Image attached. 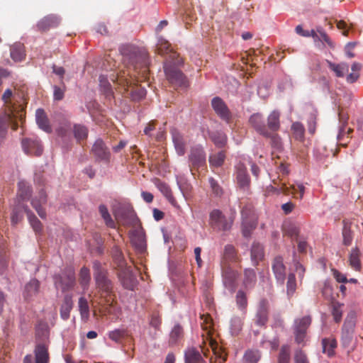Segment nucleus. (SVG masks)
I'll return each instance as SVG.
<instances>
[{
    "label": "nucleus",
    "mask_w": 363,
    "mask_h": 363,
    "mask_svg": "<svg viewBox=\"0 0 363 363\" xmlns=\"http://www.w3.org/2000/svg\"><path fill=\"white\" fill-rule=\"evenodd\" d=\"M60 23V18L55 15H48L40 19L36 26L38 30L45 32L50 28H56Z\"/></svg>",
    "instance_id": "aec40b11"
},
{
    "label": "nucleus",
    "mask_w": 363,
    "mask_h": 363,
    "mask_svg": "<svg viewBox=\"0 0 363 363\" xmlns=\"http://www.w3.org/2000/svg\"><path fill=\"white\" fill-rule=\"evenodd\" d=\"M117 222L125 227L136 228L141 225L136 213L133 210L128 208H121L115 213Z\"/></svg>",
    "instance_id": "39448f33"
},
{
    "label": "nucleus",
    "mask_w": 363,
    "mask_h": 363,
    "mask_svg": "<svg viewBox=\"0 0 363 363\" xmlns=\"http://www.w3.org/2000/svg\"><path fill=\"white\" fill-rule=\"evenodd\" d=\"M240 262V257L233 245H226L220 260V267L232 266V264Z\"/></svg>",
    "instance_id": "f8f14e48"
},
{
    "label": "nucleus",
    "mask_w": 363,
    "mask_h": 363,
    "mask_svg": "<svg viewBox=\"0 0 363 363\" xmlns=\"http://www.w3.org/2000/svg\"><path fill=\"white\" fill-rule=\"evenodd\" d=\"M91 153L97 161L108 163L111 159V152L101 139H97L91 148Z\"/></svg>",
    "instance_id": "9b49d317"
},
{
    "label": "nucleus",
    "mask_w": 363,
    "mask_h": 363,
    "mask_svg": "<svg viewBox=\"0 0 363 363\" xmlns=\"http://www.w3.org/2000/svg\"><path fill=\"white\" fill-rule=\"evenodd\" d=\"M120 50L125 60H128L129 63L133 65L134 69H135V72H137V66L135 64L138 62V56L135 48L130 45H125L123 46Z\"/></svg>",
    "instance_id": "393cba45"
},
{
    "label": "nucleus",
    "mask_w": 363,
    "mask_h": 363,
    "mask_svg": "<svg viewBox=\"0 0 363 363\" xmlns=\"http://www.w3.org/2000/svg\"><path fill=\"white\" fill-rule=\"evenodd\" d=\"M281 113L277 110L272 111L267 119V128L270 133H276L280 128Z\"/></svg>",
    "instance_id": "5701e85b"
},
{
    "label": "nucleus",
    "mask_w": 363,
    "mask_h": 363,
    "mask_svg": "<svg viewBox=\"0 0 363 363\" xmlns=\"http://www.w3.org/2000/svg\"><path fill=\"white\" fill-rule=\"evenodd\" d=\"M242 283L245 289L250 290L253 289L257 283L255 271L250 268L245 269Z\"/></svg>",
    "instance_id": "b1692460"
},
{
    "label": "nucleus",
    "mask_w": 363,
    "mask_h": 363,
    "mask_svg": "<svg viewBox=\"0 0 363 363\" xmlns=\"http://www.w3.org/2000/svg\"><path fill=\"white\" fill-rule=\"evenodd\" d=\"M156 51L159 55H164L172 52L170 43L163 38L158 39Z\"/></svg>",
    "instance_id": "09e8293b"
},
{
    "label": "nucleus",
    "mask_w": 363,
    "mask_h": 363,
    "mask_svg": "<svg viewBox=\"0 0 363 363\" xmlns=\"http://www.w3.org/2000/svg\"><path fill=\"white\" fill-rule=\"evenodd\" d=\"M73 308V301L72 296L69 294H66L64 298L62 303L60 306V317L66 320L69 319L70 315V312Z\"/></svg>",
    "instance_id": "cd10ccee"
},
{
    "label": "nucleus",
    "mask_w": 363,
    "mask_h": 363,
    "mask_svg": "<svg viewBox=\"0 0 363 363\" xmlns=\"http://www.w3.org/2000/svg\"><path fill=\"white\" fill-rule=\"evenodd\" d=\"M361 252L357 247L352 248L349 254V264L355 271L359 272L362 269L360 260Z\"/></svg>",
    "instance_id": "c756f323"
},
{
    "label": "nucleus",
    "mask_w": 363,
    "mask_h": 363,
    "mask_svg": "<svg viewBox=\"0 0 363 363\" xmlns=\"http://www.w3.org/2000/svg\"><path fill=\"white\" fill-rule=\"evenodd\" d=\"M79 311L82 318H88L89 315V306L88 301L84 296L80 297L78 301Z\"/></svg>",
    "instance_id": "13d9d810"
},
{
    "label": "nucleus",
    "mask_w": 363,
    "mask_h": 363,
    "mask_svg": "<svg viewBox=\"0 0 363 363\" xmlns=\"http://www.w3.org/2000/svg\"><path fill=\"white\" fill-rule=\"evenodd\" d=\"M25 208L28 207H25L23 205H21L20 203H17L15 206L11 215V223L13 225H16L20 220H21L23 218L21 211L22 210L24 211Z\"/></svg>",
    "instance_id": "052dcab7"
},
{
    "label": "nucleus",
    "mask_w": 363,
    "mask_h": 363,
    "mask_svg": "<svg viewBox=\"0 0 363 363\" xmlns=\"http://www.w3.org/2000/svg\"><path fill=\"white\" fill-rule=\"evenodd\" d=\"M133 77H136L135 74L132 76L129 71L127 73L125 71H122L118 74L116 80L123 86H130L134 83Z\"/></svg>",
    "instance_id": "37998d69"
},
{
    "label": "nucleus",
    "mask_w": 363,
    "mask_h": 363,
    "mask_svg": "<svg viewBox=\"0 0 363 363\" xmlns=\"http://www.w3.org/2000/svg\"><path fill=\"white\" fill-rule=\"evenodd\" d=\"M256 228V223L254 218H249L245 216V211L242 212V233L244 237L250 236L252 230Z\"/></svg>",
    "instance_id": "72a5a7b5"
},
{
    "label": "nucleus",
    "mask_w": 363,
    "mask_h": 363,
    "mask_svg": "<svg viewBox=\"0 0 363 363\" xmlns=\"http://www.w3.org/2000/svg\"><path fill=\"white\" fill-rule=\"evenodd\" d=\"M295 363H309L306 353L301 350H296L294 352Z\"/></svg>",
    "instance_id": "774afa93"
},
{
    "label": "nucleus",
    "mask_w": 363,
    "mask_h": 363,
    "mask_svg": "<svg viewBox=\"0 0 363 363\" xmlns=\"http://www.w3.org/2000/svg\"><path fill=\"white\" fill-rule=\"evenodd\" d=\"M290 354V346L289 345H282L278 357V363H289Z\"/></svg>",
    "instance_id": "4d7b16f0"
},
{
    "label": "nucleus",
    "mask_w": 363,
    "mask_h": 363,
    "mask_svg": "<svg viewBox=\"0 0 363 363\" xmlns=\"http://www.w3.org/2000/svg\"><path fill=\"white\" fill-rule=\"evenodd\" d=\"M211 106L216 113L220 119L230 123L232 119V113L228 107L220 97H214L211 101Z\"/></svg>",
    "instance_id": "1a4fd4ad"
},
{
    "label": "nucleus",
    "mask_w": 363,
    "mask_h": 363,
    "mask_svg": "<svg viewBox=\"0 0 363 363\" xmlns=\"http://www.w3.org/2000/svg\"><path fill=\"white\" fill-rule=\"evenodd\" d=\"M231 218H227L220 211L215 209L210 213V225L217 231H228L233 224Z\"/></svg>",
    "instance_id": "423d86ee"
},
{
    "label": "nucleus",
    "mask_w": 363,
    "mask_h": 363,
    "mask_svg": "<svg viewBox=\"0 0 363 363\" xmlns=\"http://www.w3.org/2000/svg\"><path fill=\"white\" fill-rule=\"evenodd\" d=\"M291 130L294 138L296 140H301L304 137L305 128L299 122H295L291 125Z\"/></svg>",
    "instance_id": "680f3d73"
},
{
    "label": "nucleus",
    "mask_w": 363,
    "mask_h": 363,
    "mask_svg": "<svg viewBox=\"0 0 363 363\" xmlns=\"http://www.w3.org/2000/svg\"><path fill=\"white\" fill-rule=\"evenodd\" d=\"M93 269L96 289L99 293V304L101 309L105 313L117 315L121 313V308L116 301L113 284L108 278L107 271L99 262H94Z\"/></svg>",
    "instance_id": "f257e3e1"
},
{
    "label": "nucleus",
    "mask_w": 363,
    "mask_h": 363,
    "mask_svg": "<svg viewBox=\"0 0 363 363\" xmlns=\"http://www.w3.org/2000/svg\"><path fill=\"white\" fill-rule=\"evenodd\" d=\"M11 57L16 62H21L26 57L24 46L21 43H16L11 46Z\"/></svg>",
    "instance_id": "a19ab883"
},
{
    "label": "nucleus",
    "mask_w": 363,
    "mask_h": 363,
    "mask_svg": "<svg viewBox=\"0 0 363 363\" xmlns=\"http://www.w3.org/2000/svg\"><path fill=\"white\" fill-rule=\"evenodd\" d=\"M328 67L330 70L334 72L337 77H343L349 71V65L347 63L342 62L340 64L333 63L329 60L326 61Z\"/></svg>",
    "instance_id": "c9c22d12"
},
{
    "label": "nucleus",
    "mask_w": 363,
    "mask_h": 363,
    "mask_svg": "<svg viewBox=\"0 0 363 363\" xmlns=\"http://www.w3.org/2000/svg\"><path fill=\"white\" fill-rule=\"evenodd\" d=\"M130 242L135 250L143 253L146 249V240L144 229L141 225L135 228L130 235Z\"/></svg>",
    "instance_id": "6e6552de"
},
{
    "label": "nucleus",
    "mask_w": 363,
    "mask_h": 363,
    "mask_svg": "<svg viewBox=\"0 0 363 363\" xmlns=\"http://www.w3.org/2000/svg\"><path fill=\"white\" fill-rule=\"evenodd\" d=\"M35 120L40 129L48 133L52 132V128L50 125L49 120L43 109H37L35 113Z\"/></svg>",
    "instance_id": "bb28decb"
},
{
    "label": "nucleus",
    "mask_w": 363,
    "mask_h": 363,
    "mask_svg": "<svg viewBox=\"0 0 363 363\" xmlns=\"http://www.w3.org/2000/svg\"><path fill=\"white\" fill-rule=\"evenodd\" d=\"M18 186V191L17 195V202L18 203L21 204L22 201L29 199L31 194V189L28 183L24 181L19 182Z\"/></svg>",
    "instance_id": "473e14b6"
},
{
    "label": "nucleus",
    "mask_w": 363,
    "mask_h": 363,
    "mask_svg": "<svg viewBox=\"0 0 363 363\" xmlns=\"http://www.w3.org/2000/svg\"><path fill=\"white\" fill-rule=\"evenodd\" d=\"M269 302L267 299H262L258 304L255 321L257 325L263 326L268 320Z\"/></svg>",
    "instance_id": "a211bd4d"
},
{
    "label": "nucleus",
    "mask_w": 363,
    "mask_h": 363,
    "mask_svg": "<svg viewBox=\"0 0 363 363\" xmlns=\"http://www.w3.org/2000/svg\"><path fill=\"white\" fill-rule=\"evenodd\" d=\"M236 304L239 309L245 310L247 306V297L246 293L240 289L238 291L235 296Z\"/></svg>",
    "instance_id": "5fc2aeb1"
},
{
    "label": "nucleus",
    "mask_w": 363,
    "mask_h": 363,
    "mask_svg": "<svg viewBox=\"0 0 363 363\" xmlns=\"http://www.w3.org/2000/svg\"><path fill=\"white\" fill-rule=\"evenodd\" d=\"M12 96V91L9 89H6L3 96L2 99L4 101L5 104L7 105V108L5 111H7L10 107L13 108L15 110H18L20 108H21L24 111V108L21 105L16 106L14 104H12L10 101V99Z\"/></svg>",
    "instance_id": "0e129e2a"
},
{
    "label": "nucleus",
    "mask_w": 363,
    "mask_h": 363,
    "mask_svg": "<svg viewBox=\"0 0 363 363\" xmlns=\"http://www.w3.org/2000/svg\"><path fill=\"white\" fill-rule=\"evenodd\" d=\"M203 358L200 352L195 348H189L185 352L186 363H201Z\"/></svg>",
    "instance_id": "c03bdc74"
},
{
    "label": "nucleus",
    "mask_w": 363,
    "mask_h": 363,
    "mask_svg": "<svg viewBox=\"0 0 363 363\" xmlns=\"http://www.w3.org/2000/svg\"><path fill=\"white\" fill-rule=\"evenodd\" d=\"M118 277L125 289L132 291L134 290L137 284V279L130 267L121 269L118 272Z\"/></svg>",
    "instance_id": "dca6fc26"
},
{
    "label": "nucleus",
    "mask_w": 363,
    "mask_h": 363,
    "mask_svg": "<svg viewBox=\"0 0 363 363\" xmlns=\"http://www.w3.org/2000/svg\"><path fill=\"white\" fill-rule=\"evenodd\" d=\"M342 304H340L337 302L333 303V304H332V315L333 316L334 320L336 323H339L342 320Z\"/></svg>",
    "instance_id": "69168bd1"
},
{
    "label": "nucleus",
    "mask_w": 363,
    "mask_h": 363,
    "mask_svg": "<svg viewBox=\"0 0 363 363\" xmlns=\"http://www.w3.org/2000/svg\"><path fill=\"white\" fill-rule=\"evenodd\" d=\"M26 112L20 108L15 110L10 107L7 111L0 116V143L6 137L7 129L9 126L13 130L18 128V122L23 123L25 118Z\"/></svg>",
    "instance_id": "f03ea898"
},
{
    "label": "nucleus",
    "mask_w": 363,
    "mask_h": 363,
    "mask_svg": "<svg viewBox=\"0 0 363 363\" xmlns=\"http://www.w3.org/2000/svg\"><path fill=\"white\" fill-rule=\"evenodd\" d=\"M99 211L106 225L111 228H115L116 223L108 213L107 207L103 204L100 205L99 207Z\"/></svg>",
    "instance_id": "de8ad7c7"
},
{
    "label": "nucleus",
    "mask_w": 363,
    "mask_h": 363,
    "mask_svg": "<svg viewBox=\"0 0 363 363\" xmlns=\"http://www.w3.org/2000/svg\"><path fill=\"white\" fill-rule=\"evenodd\" d=\"M22 146L27 155L39 156L43 152V146L37 139L26 138L22 140Z\"/></svg>",
    "instance_id": "f3484780"
},
{
    "label": "nucleus",
    "mask_w": 363,
    "mask_h": 363,
    "mask_svg": "<svg viewBox=\"0 0 363 363\" xmlns=\"http://www.w3.org/2000/svg\"><path fill=\"white\" fill-rule=\"evenodd\" d=\"M249 123L261 135L264 137L271 136V133L268 131L262 114L259 113L252 114L249 119Z\"/></svg>",
    "instance_id": "4468645a"
},
{
    "label": "nucleus",
    "mask_w": 363,
    "mask_h": 363,
    "mask_svg": "<svg viewBox=\"0 0 363 363\" xmlns=\"http://www.w3.org/2000/svg\"><path fill=\"white\" fill-rule=\"evenodd\" d=\"M164 69L167 80L174 88L187 87L188 81L181 70L174 66L167 65L164 66Z\"/></svg>",
    "instance_id": "20e7f679"
},
{
    "label": "nucleus",
    "mask_w": 363,
    "mask_h": 363,
    "mask_svg": "<svg viewBox=\"0 0 363 363\" xmlns=\"http://www.w3.org/2000/svg\"><path fill=\"white\" fill-rule=\"evenodd\" d=\"M183 337V328L179 324L174 326L169 335V344L170 345H176Z\"/></svg>",
    "instance_id": "a18cd8bd"
},
{
    "label": "nucleus",
    "mask_w": 363,
    "mask_h": 363,
    "mask_svg": "<svg viewBox=\"0 0 363 363\" xmlns=\"http://www.w3.org/2000/svg\"><path fill=\"white\" fill-rule=\"evenodd\" d=\"M79 284L82 286V287L85 290L88 288L89 285V282L91 281V275H90V271L89 269L86 267H83L79 272Z\"/></svg>",
    "instance_id": "3c124183"
},
{
    "label": "nucleus",
    "mask_w": 363,
    "mask_h": 363,
    "mask_svg": "<svg viewBox=\"0 0 363 363\" xmlns=\"http://www.w3.org/2000/svg\"><path fill=\"white\" fill-rule=\"evenodd\" d=\"M311 323V318L309 315L301 318H297L294 320V333L295 336V341L297 344H302L304 342L307 330Z\"/></svg>",
    "instance_id": "0eeeda50"
},
{
    "label": "nucleus",
    "mask_w": 363,
    "mask_h": 363,
    "mask_svg": "<svg viewBox=\"0 0 363 363\" xmlns=\"http://www.w3.org/2000/svg\"><path fill=\"white\" fill-rule=\"evenodd\" d=\"M323 352L328 357H332L337 347V341L333 337L323 338L322 340Z\"/></svg>",
    "instance_id": "79ce46f5"
},
{
    "label": "nucleus",
    "mask_w": 363,
    "mask_h": 363,
    "mask_svg": "<svg viewBox=\"0 0 363 363\" xmlns=\"http://www.w3.org/2000/svg\"><path fill=\"white\" fill-rule=\"evenodd\" d=\"M73 131H74V138L78 141L84 140L88 136V129L84 125L76 124L74 126Z\"/></svg>",
    "instance_id": "6e6d98bb"
},
{
    "label": "nucleus",
    "mask_w": 363,
    "mask_h": 363,
    "mask_svg": "<svg viewBox=\"0 0 363 363\" xmlns=\"http://www.w3.org/2000/svg\"><path fill=\"white\" fill-rule=\"evenodd\" d=\"M211 138L218 147H223L227 143V136L221 132H215L211 135Z\"/></svg>",
    "instance_id": "864d4df0"
},
{
    "label": "nucleus",
    "mask_w": 363,
    "mask_h": 363,
    "mask_svg": "<svg viewBox=\"0 0 363 363\" xmlns=\"http://www.w3.org/2000/svg\"><path fill=\"white\" fill-rule=\"evenodd\" d=\"M260 352L257 350H248L243 356V363H257L260 359Z\"/></svg>",
    "instance_id": "8fccbe9b"
},
{
    "label": "nucleus",
    "mask_w": 363,
    "mask_h": 363,
    "mask_svg": "<svg viewBox=\"0 0 363 363\" xmlns=\"http://www.w3.org/2000/svg\"><path fill=\"white\" fill-rule=\"evenodd\" d=\"M220 267L223 284L225 288L231 294L235 293L238 286V281L240 277V272L233 266Z\"/></svg>",
    "instance_id": "7ed1b4c3"
},
{
    "label": "nucleus",
    "mask_w": 363,
    "mask_h": 363,
    "mask_svg": "<svg viewBox=\"0 0 363 363\" xmlns=\"http://www.w3.org/2000/svg\"><path fill=\"white\" fill-rule=\"evenodd\" d=\"M235 175L238 187L243 190H248L250 186V179L243 163L240 162L235 166Z\"/></svg>",
    "instance_id": "9d476101"
},
{
    "label": "nucleus",
    "mask_w": 363,
    "mask_h": 363,
    "mask_svg": "<svg viewBox=\"0 0 363 363\" xmlns=\"http://www.w3.org/2000/svg\"><path fill=\"white\" fill-rule=\"evenodd\" d=\"M25 213L27 214L28 219L30 225L35 233H40L42 230V224L28 208H24Z\"/></svg>",
    "instance_id": "49530a36"
},
{
    "label": "nucleus",
    "mask_w": 363,
    "mask_h": 363,
    "mask_svg": "<svg viewBox=\"0 0 363 363\" xmlns=\"http://www.w3.org/2000/svg\"><path fill=\"white\" fill-rule=\"evenodd\" d=\"M172 140L174 144L175 150L178 155H184L185 153V142L182 135L176 130L172 132Z\"/></svg>",
    "instance_id": "4c0bfd02"
},
{
    "label": "nucleus",
    "mask_w": 363,
    "mask_h": 363,
    "mask_svg": "<svg viewBox=\"0 0 363 363\" xmlns=\"http://www.w3.org/2000/svg\"><path fill=\"white\" fill-rule=\"evenodd\" d=\"M354 326L355 321L354 317L348 315L342 326V339L345 341L350 342L351 340Z\"/></svg>",
    "instance_id": "c85d7f7f"
},
{
    "label": "nucleus",
    "mask_w": 363,
    "mask_h": 363,
    "mask_svg": "<svg viewBox=\"0 0 363 363\" xmlns=\"http://www.w3.org/2000/svg\"><path fill=\"white\" fill-rule=\"evenodd\" d=\"M284 231L286 235L298 240L300 229L295 224L289 223L288 225H284Z\"/></svg>",
    "instance_id": "bf43d9fd"
},
{
    "label": "nucleus",
    "mask_w": 363,
    "mask_h": 363,
    "mask_svg": "<svg viewBox=\"0 0 363 363\" xmlns=\"http://www.w3.org/2000/svg\"><path fill=\"white\" fill-rule=\"evenodd\" d=\"M126 336H128V332H127V330H123V329H117V330L111 331L108 333L109 338L116 342H121V340Z\"/></svg>",
    "instance_id": "e2e57ef3"
},
{
    "label": "nucleus",
    "mask_w": 363,
    "mask_h": 363,
    "mask_svg": "<svg viewBox=\"0 0 363 363\" xmlns=\"http://www.w3.org/2000/svg\"><path fill=\"white\" fill-rule=\"evenodd\" d=\"M225 158L226 153L224 150L211 154L208 158L210 167L211 168H218L221 167L224 164Z\"/></svg>",
    "instance_id": "f704fd0d"
},
{
    "label": "nucleus",
    "mask_w": 363,
    "mask_h": 363,
    "mask_svg": "<svg viewBox=\"0 0 363 363\" xmlns=\"http://www.w3.org/2000/svg\"><path fill=\"white\" fill-rule=\"evenodd\" d=\"M343 228L342 231V244L345 246H350L353 240V232L351 230L352 225V219H344L342 221Z\"/></svg>",
    "instance_id": "a878e982"
},
{
    "label": "nucleus",
    "mask_w": 363,
    "mask_h": 363,
    "mask_svg": "<svg viewBox=\"0 0 363 363\" xmlns=\"http://www.w3.org/2000/svg\"><path fill=\"white\" fill-rule=\"evenodd\" d=\"M35 363H48L49 354L45 345H38L35 349Z\"/></svg>",
    "instance_id": "e433bc0d"
},
{
    "label": "nucleus",
    "mask_w": 363,
    "mask_h": 363,
    "mask_svg": "<svg viewBox=\"0 0 363 363\" xmlns=\"http://www.w3.org/2000/svg\"><path fill=\"white\" fill-rule=\"evenodd\" d=\"M40 289V282L38 280L35 279H31L28 283H27L25 286L23 296L26 299H30L34 296H35L38 292Z\"/></svg>",
    "instance_id": "2f4dec72"
},
{
    "label": "nucleus",
    "mask_w": 363,
    "mask_h": 363,
    "mask_svg": "<svg viewBox=\"0 0 363 363\" xmlns=\"http://www.w3.org/2000/svg\"><path fill=\"white\" fill-rule=\"evenodd\" d=\"M273 183L279 186V191L283 194L295 195L298 191L300 193L299 199H302L303 196L305 187L302 184H293L288 187L285 183H281L279 185L275 179H273Z\"/></svg>",
    "instance_id": "4be33fe9"
},
{
    "label": "nucleus",
    "mask_w": 363,
    "mask_h": 363,
    "mask_svg": "<svg viewBox=\"0 0 363 363\" xmlns=\"http://www.w3.org/2000/svg\"><path fill=\"white\" fill-rule=\"evenodd\" d=\"M209 345L213 352V354L216 357V363H224L227 359L226 354L220 348L217 344V342L211 339L209 340Z\"/></svg>",
    "instance_id": "ea45409f"
},
{
    "label": "nucleus",
    "mask_w": 363,
    "mask_h": 363,
    "mask_svg": "<svg viewBox=\"0 0 363 363\" xmlns=\"http://www.w3.org/2000/svg\"><path fill=\"white\" fill-rule=\"evenodd\" d=\"M54 279L56 288L61 289L62 291L70 289L75 283L74 273L72 271L62 275H56Z\"/></svg>",
    "instance_id": "ddd939ff"
},
{
    "label": "nucleus",
    "mask_w": 363,
    "mask_h": 363,
    "mask_svg": "<svg viewBox=\"0 0 363 363\" xmlns=\"http://www.w3.org/2000/svg\"><path fill=\"white\" fill-rule=\"evenodd\" d=\"M272 268L274 277L281 284L284 283L286 279V266L281 256H276L272 262Z\"/></svg>",
    "instance_id": "2eb2a0df"
},
{
    "label": "nucleus",
    "mask_w": 363,
    "mask_h": 363,
    "mask_svg": "<svg viewBox=\"0 0 363 363\" xmlns=\"http://www.w3.org/2000/svg\"><path fill=\"white\" fill-rule=\"evenodd\" d=\"M46 202L47 195L44 189H41L39 191L38 195L35 196L31 201L33 207L35 209L41 218H45L46 217V213L42 208V205L46 203Z\"/></svg>",
    "instance_id": "412c9836"
},
{
    "label": "nucleus",
    "mask_w": 363,
    "mask_h": 363,
    "mask_svg": "<svg viewBox=\"0 0 363 363\" xmlns=\"http://www.w3.org/2000/svg\"><path fill=\"white\" fill-rule=\"evenodd\" d=\"M189 160L194 167H201L206 164V153L201 147H192Z\"/></svg>",
    "instance_id": "6ab92c4d"
},
{
    "label": "nucleus",
    "mask_w": 363,
    "mask_h": 363,
    "mask_svg": "<svg viewBox=\"0 0 363 363\" xmlns=\"http://www.w3.org/2000/svg\"><path fill=\"white\" fill-rule=\"evenodd\" d=\"M8 265V256L6 251L4 241L0 237V273H2Z\"/></svg>",
    "instance_id": "603ef678"
},
{
    "label": "nucleus",
    "mask_w": 363,
    "mask_h": 363,
    "mask_svg": "<svg viewBox=\"0 0 363 363\" xmlns=\"http://www.w3.org/2000/svg\"><path fill=\"white\" fill-rule=\"evenodd\" d=\"M264 255L263 246L259 242H254L251 248V259L253 263L257 265Z\"/></svg>",
    "instance_id": "58836bf2"
},
{
    "label": "nucleus",
    "mask_w": 363,
    "mask_h": 363,
    "mask_svg": "<svg viewBox=\"0 0 363 363\" xmlns=\"http://www.w3.org/2000/svg\"><path fill=\"white\" fill-rule=\"evenodd\" d=\"M287 294L291 296L296 291V277L294 274H289L288 276V280L286 284Z\"/></svg>",
    "instance_id": "338daca9"
},
{
    "label": "nucleus",
    "mask_w": 363,
    "mask_h": 363,
    "mask_svg": "<svg viewBox=\"0 0 363 363\" xmlns=\"http://www.w3.org/2000/svg\"><path fill=\"white\" fill-rule=\"evenodd\" d=\"M154 183L160 191L163 194V196L169 201V202L173 206H175L177 202L169 185L158 179H156Z\"/></svg>",
    "instance_id": "7c9ffc66"
}]
</instances>
